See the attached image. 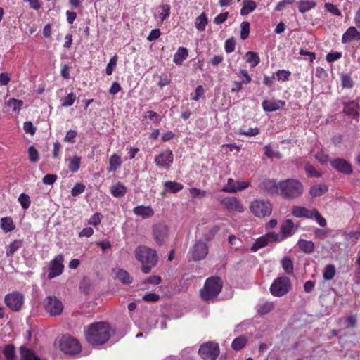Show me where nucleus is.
Wrapping results in <instances>:
<instances>
[{
  "label": "nucleus",
  "instance_id": "f257e3e1",
  "mask_svg": "<svg viewBox=\"0 0 360 360\" xmlns=\"http://www.w3.org/2000/svg\"><path fill=\"white\" fill-rule=\"evenodd\" d=\"M112 333H114V330L105 322L92 323L85 330L86 340L94 347L105 343Z\"/></svg>",
  "mask_w": 360,
  "mask_h": 360
},
{
  "label": "nucleus",
  "instance_id": "f03ea898",
  "mask_svg": "<svg viewBox=\"0 0 360 360\" xmlns=\"http://www.w3.org/2000/svg\"><path fill=\"white\" fill-rule=\"evenodd\" d=\"M135 257L141 263V270L144 274L149 273L158 262L157 252L146 246H139L135 250Z\"/></svg>",
  "mask_w": 360,
  "mask_h": 360
},
{
  "label": "nucleus",
  "instance_id": "7ed1b4c3",
  "mask_svg": "<svg viewBox=\"0 0 360 360\" xmlns=\"http://www.w3.org/2000/svg\"><path fill=\"white\" fill-rule=\"evenodd\" d=\"M304 192V186L299 180L288 179L280 181V195L285 198H299Z\"/></svg>",
  "mask_w": 360,
  "mask_h": 360
},
{
  "label": "nucleus",
  "instance_id": "20e7f679",
  "mask_svg": "<svg viewBox=\"0 0 360 360\" xmlns=\"http://www.w3.org/2000/svg\"><path fill=\"white\" fill-rule=\"evenodd\" d=\"M223 283L220 278L212 276L208 278L200 290V296L205 301L213 300L221 291Z\"/></svg>",
  "mask_w": 360,
  "mask_h": 360
},
{
  "label": "nucleus",
  "instance_id": "39448f33",
  "mask_svg": "<svg viewBox=\"0 0 360 360\" xmlns=\"http://www.w3.org/2000/svg\"><path fill=\"white\" fill-rule=\"evenodd\" d=\"M292 214L297 218L314 219L321 227H325L327 225L326 219L316 208L308 209L304 207L294 206L292 208Z\"/></svg>",
  "mask_w": 360,
  "mask_h": 360
},
{
  "label": "nucleus",
  "instance_id": "423d86ee",
  "mask_svg": "<svg viewBox=\"0 0 360 360\" xmlns=\"http://www.w3.org/2000/svg\"><path fill=\"white\" fill-rule=\"evenodd\" d=\"M292 289L290 278L285 276L277 277L270 285L269 290L274 297H281L287 295Z\"/></svg>",
  "mask_w": 360,
  "mask_h": 360
},
{
  "label": "nucleus",
  "instance_id": "0eeeda50",
  "mask_svg": "<svg viewBox=\"0 0 360 360\" xmlns=\"http://www.w3.org/2000/svg\"><path fill=\"white\" fill-rule=\"evenodd\" d=\"M250 210L259 218L269 216L272 212V205L269 200L255 199L250 204Z\"/></svg>",
  "mask_w": 360,
  "mask_h": 360
},
{
  "label": "nucleus",
  "instance_id": "6e6552de",
  "mask_svg": "<svg viewBox=\"0 0 360 360\" xmlns=\"http://www.w3.org/2000/svg\"><path fill=\"white\" fill-rule=\"evenodd\" d=\"M59 346L64 353L70 355L77 354L82 349L78 340L70 335L62 336L59 340Z\"/></svg>",
  "mask_w": 360,
  "mask_h": 360
},
{
  "label": "nucleus",
  "instance_id": "1a4fd4ad",
  "mask_svg": "<svg viewBox=\"0 0 360 360\" xmlns=\"http://www.w3.org/2000/svg\"><path fill=\"white\" fill-rule=\"evenodd\" d=\"M198 353L203 360H215L219 354V345L214 342H205L200 347Z\"/></svg>",
  "mask_w": 360,
  "mask_h": 360
},
{
  "label": "nucleus",
  "instance_id": "9d476101",
  "mask_svg": "<svg viewBox=\"0 0 360 360\" xmlns=\"http://www.w3.org/2000/svg\"><path fill=\"white\" fill-rule=\"evenodd\" d=\"M274 242H281V239L277 236V233L276 232H269L266 234L262 236L261 237L258 238L255 242L253 243L252 247L250 248V250L252 252H257L258 250L266 247L269 243H274Z\"/></svg>",
  "mask_w": 360,
  "mask_h": 360
},
{
  "label": "nucleus",
  "instance_id": "9b49d317",
  "mask_svg": "<svg viewBox=\"0 0 360 360\" xmlns=\"http://www.w3.org/2000/svg\"><path fill=\"white\" fill-rule=\"evenodd\" d=\"M209 252L207 245L202 240L196 243L190 248L189 254L194 261H200L205 259Z\"/></svg>",
  "mask_w": 360,
  "mask_h": 360
},
{
  "label": "nucleus",
  "instance_id": "f8f14e48",
  "mask_svg": "<svg viewBox=\"0 0 360 360\" xmlns=\"http://www.w3.org/2000/svg\"><path fill=\"white\" fill-rule=\"evenodd\" d=\"M174 155L171 150L167 149L155 155L154 162L161 169L168 170L173 163Z\"/></svg>",
  "mask_w": 360,
  "mask_h": 360
},
{
  "label": "nucleus",
  "instance_id": "ddd939ff",
  "mask_svg": "<svg viewBox=\"0 0 360 360\" xmlns=\"http://www.w3.org/2000/svg\"><path fill=\"white\" fill-rule=\"evenodd\" d=\"M45 309L51 316L60 314L63 311V304L55 296H49L45 300Z\"/></svg>",
  "mask_w": 360,
  "mask_h": 360
},
{
  "label": "nucleus",
  "instance_id": "4468645a",
  "mask_svg": "<svg viewBox=\"0 0 360 360\" xmlns=\"http://www.w3.org/2000/svg\"><path fill=\"white\" fill-rule=\"evenodd\" d=\"M5 302L11 309L17 311L24 303V297L19 292H13L5 297Z\"/></svg>",
  "mask_w": 360,
  "mask_h": 360
},
{
  "label": "nucleus",
  "instance_id": "2eb2a0df",
  "mask_svg": "<svg viewBox=\"0 0 360 360\" xmlns=\"http://www.w3.org/2000/svg\"><path fill=\"white\" fill-rule=\"evenodd\" d=\"M250 182L246 181H236L233 179H228L227 183L221 188V191L230 193L241 191L250 186Z\"/></svg>",
  "mask_w": 360,
  "mask_h": 360
},
{
  "label": "nucleus",
  "instance_id": "dca6fc26",
  "mask_svg": "<svg viewBox=\"0 0 360 360\" xmlns=\"http://www.w3.org/2000/svg\"><path fill=\"white\" fill-rule=\"evenodd\" d=\"M153 233L155 242L162 245L168 237L167 226L164 223L156 224L153 226Z\"/></svg>",
  "mask_w": 360,
  "mask_h": 360
},
{
  "label": "nucleus",
  "instance_id": "f3484780",
  "mask_svg": "<svg viewBox=\"0 0 360 360\" xmlns=\"http://www.w3.org/2000/svg\"><path fill=\"white\" fill-rule=\"evenodd\" d=\"M223 205L226 207V209L230 212H244V206L236 197H227L225 198L222 200Z\"/></svg>",
  "mask_w": 360,
  "mask_h": 360
},
{
  "label": "nucleus",
  "instance_id": "a211bd4d",
  "mask_svg": "<svg viewBox=\"0 0 360 360\" xmlns=\"http://www.w3.org/2000/svg\"><path fill=\"white\" fill-rule=\"evenodd\" d=\"M330 164L334 169L340 173L351 174L353 172L352 165L345 159L335 158L330 161Z\"/></svg>",
  "mask_w": 360,
  "mask_h": 360
},
{
  "label": "nucleus",
  "instance_id": "6ab92c4d",
  "mask_svg": "<svg viewBox=\"0 0 360 360\" xmlns=\"http://www.w3.org/2000/svg\"><path fill=\"white\" fill-rule=\"evenodd\" d=\"M63 257L61 255L56 256L51 262L49 278H53L60 275L63 271Z\"/></svg>",
  "mask_w": 360,
  "mask_h": 360
},
{
  "label": "nucleus",
  "instance_id": "aec40b11",
  "mask_svg": "<svg viewBox=\"0 0 360 360\" xmlns=\"http://www.w3.org/2000/svg\"><path fill=\"white\" fill-rule=\"evenodd\" d=\"M296 231V228L293 221L291 219H286L284 221L281 226V233H277V236L281 239V242L285 238L292 236Z\"/></svg>",
  "mask_w": 360,
  "mask_h": 360
},
{
  "label": "nucleus",
  "instance_id": "412c9836",
  "mask_svg": "<svg viewBox=\"0 0 360 360\" xmlns=\"http://www.w3.org/2000/svg\"><path fill=\"white\" fill-rule=\"evenodd\" d=\"M261 190L270 194H280V181L274 179H264L259 186Z\"/></svg>",
  "mask_w": 360,
  "mask_h": 360
},
{
  "label": "nucleus",
  "instance_id": "4be33fe9",
  "mask_svg": "<svg viewBox=\"0 0 360 360\" xmlns=\"http://www.w3.org/2000/svg\"><path fill=\"white\" fill-rule=\"evenodd\" d=\"M360 41V32L355 27H349L342 34V43L346 44L352 41Z\"/></svg>",
  "mask_w": 360,
  "mask_h": 360
},
{
  "label": "nucleus",
  "instance_id": "5701e85b",
  "mask_svg": "<svg viewBox=\"0 0 360 360\" xmlns=\"http://www.w3.org/2000/svg\"><path fill=\"white\" fill-rule=\"evenodd\" d=\"M133 213L143 219H148L153 216L154 211L150 206L139 205L133 209Z\"/></svg>",
  "mask_w": 360,
  "mask_h": 360
},
{
  "label": "nucleus",
  "instance_id": "b1692460",
  "mask_svg": "<svg viewBox=\"0 0 360 360\" xmlns=\"http://www.w3.org/2000/svg\"><path fill=\"white\" fill-rule=\"evenodd\" d=\"M285 105V102L281 100H264L262 102V107L266 112H274L282 108Z\"/></svg>",
  "mask_w": 360,
  "mask_h": 360
},
{
  "label": "nucleus",
  "instance_id": "393cba45",
  "mask_svg": "<svg viewBox=\"0 0 360 360\" xmlns=\"http://www.w3.org/2000/svg\"><path fill=\"white\" fill-rule=\"evenodd\" d=\"M219 228L217 226H207L205 228H198V232L201 231L202 236L207 241L211 240L214 237L216 233L219 231Z\"/></svg>",
  "mask_w": 360,
  "mask_h": 360
},
{
  "label": "nucleus",
  "instance_id": "a878e982",
  "mask_svg": "<svg viewBox=\"0 0 360 360\" xmlns=\"http://www.w3.org/2000/svg\"><path fill=\"white\" fill-rule=\"evenodd\" d=\"M188 57V50L185 47H179L174 55L173 62L177 65H181Z\"/></svg>",
  "mask_w": 360,
  "mask_h": 360
},
{
  "label": "nucleus",
  "instance_id": "bb28decb",
  "mask_svg": "<svg viewBox=\"0 0 360 360\" xmlns=\"http://www.w3.org/2000/svg\"><path fill=\"white\" fill-rule=\"evenodd\" d=\"M359 104L355 101H349L345 104L344 112L353 117H357L359 115Z\"/></svg>",
  "mask_w": 360,
  "mask_h": 360
},
{
  "label": "nucleus",
  "instance_id": "cd10ccee",
  "mask_svg": "<svg viewBox=\"0 0 360 360\" xmlns=\"http://www.w3.org/2000/svg\"><path fill=\"white\" fill-rule=\"evenodd\" d=\"M113 276L125 284H129L132 282V279L130 277L129 274L122 269H114Z\"/></svg>",
  "mask_w": 360,
  "mask_h": 360
},
{
  "label": "nucleus",
  "instance_id": "c85d7f7f",
  "mask_svg": "<svg viewBox=\"0 0 360 360\" xmlns=\"http://www.w3.org/2000/svg\"><path fill=\"white\" fill-rule=\"evenodd\" d=\"M328 191V186L324 184L314 185L309 190V194L313 198H316L324 195Z\"/></svg>",
  "mask_w": 360,
  "mask_h": 360
},
{
  "label": "nucleus",
  "instance_id": "c756f323",
  "mask_svg": "<svg viewBox=\"0 0 360 360\" xmlns=\"http://www.w3.org/2000/svg\"><path fill=\"white\" fill-rule=\"evenodd\" d=\"M20 360H41L30 348L22 346L20 348Z\"/></svg>",
  "mask_w": 360,
  "mask_h": 360
},
{
  "label": "nucleus",
  "instance_id": "7c9ffc66",
  "mask_svg": "<svg viewBox=\"0 0 360 360\" xmlns=\"http://www.w3.org/2000/svg\"><path fill=\"white\" fill-rule=\"evenodd\" d=\"M121 156L117 153H113L109 158L108 172H115L122 165Z\"/></svg>",
  "mask_w": 360,
  "mask_h": 360
},
{
  "label": "nucleus",
  "instance_id": "2f4dec72",
  "mask_svg": "<svg viewBox=\"0 0 360 360\" xmlns=\"http://www.w3.org/2000/svg\"><path fill=\"white\" fill-rule=\"evenodd\" d=\"M316 6V2L314 0H300L298 2V10L300 13H304Z\"/></svg>",
  "mask_w": 360,
  "mask_h": 360
},
{
  "label": "nucleus",
  "instance_id": "473e14b6",
  "mask_svg": "<svg viewBox=\"0 0 360 360\" xmlns=\"http://www.w3.org/2000/svg\"><path fill=\"white\" fill-rule=\"evenodd\" d=\"M257 8L256 3L252 0H243V6L240 9L242 15H247L254 11Z\"/></svg>",
  "mask_w": 360,
  "mask_h": 360
},
{
  "label": "nucleus",
  "instance_id": "72a5a7b5",
  "mask_svg": "<svg viewBox=\"0 0 360 360\" xmlns=\"http://www.w3.org/2000/svg\"><path fill=\"white\" fill-rule=\"evenodd\" d=\"M127 192V188L120 182H117L110 188L111 194L115 198L124 196Z\"/></svg>",
  "mask_w": 360,
  "mask_h": 360
},
{
  "label": "nucleus",
  "instance_id": "f704fd0d",
  "mask_svg": "<svg viewBox=\"0 0 360 360\" xmlns=\"http://www.w3.org/2000/svg\"><path fill=\"white\" fill-rule=\"evenodd\" d=\"M164 186L167 188V191L172 193H176L181 191L184 188L181 183L176 181H167L164 182Z\"/></svg>",
  "mask_w": 360,
  "mask_h": 360
},
{
  "label": "nucleus",
  "instance_id": "c9c22d12",
  "mask_svg": "<svg viewBox=\"0 0 360 360\" xmlns=\"http://www.w3.org/2000/svg\"><path fill=\"white\" fill-rule=\"evenodd\" d=\"M282 268L283 271L289 275H292L294 273V264L292 260L289 257H285L281 262Z\"/></svg>",
  "mask_w": 360,
  "mask_h": 360
},
{
  "label": "nucleus",
  "instance_id": "e433bc0d",
  "mask_svg": "<svg viewBox=\"0 0 360 360\" xmlns=\"http://www.w3.org/2000/svg\"><path fill=\"white\" fill-rule=\"evenodd\" d=\"M297 245L302 251L307 253H311L314 250V243L311 240L300 239Z\"/></svg>",
  "mask_w": 360,
  "mask_h": 360
},
{
  "label": "nucleus",
  "instance_id": "4c0bfd02",
  "mask_svg": "<svg viewBox=\"0 0 360 360\" xmlns=\"http://www.w3.org/2000/svg\"><path fill=\"white\" fill-rule=\"evenodd\" d=\"M0 226L1 228L6 233L12 231L15 229V225L12 219L8 217L1 219Z\"/></svg>",
  "mask_w": 360,
  "mask_h": 360
},
{
  "label": "nucleus",
  "instance_id": "58836bf2",
  "mask_svg": "<svg viewBox=\"0 0 360 360\" xmlns=\"http://www.w3.org/2000/svg\"><path fill=\"white\" fill-rule=\"evenodd\" d=\"M248 342V338L245 335H240L235 338L231 344V347L234 350H240L243 348Z\"/></svg>",
  "mask_w": 360,
  "mask_h": 360
},
{
  "label": "nucleus",
  "instance_id": "ea45409f",
  "mask_svg": "<svg viewBox=\"0 0 360 360\" xmlns=\"http://www.w3.org/2000/svg\"><path fill=\"white\" fill-rule=\"evenodd\" d=\"M22 241L21 240H15L11 243L6 250V256L12 257L22 246Z\"/></svg>",
  "mask_w": 360,
  "mask_h": 360
},
{
  "label": "nucleus",
  "instance_id": "a19ab883",
  "mask_svg": "<svg viewBox=\"0 0 360 360\" xmlns=\"http://www.w3.org/2000/svg\"><path fill=\"white\" fill-rule=\"evenodd\" d=\"M81 158L77 155H74L69 160L68 169L69 170L75 173L77 172L80 167Z\"/></svg>",
  "mask_w": 360,
  "mask_h": 360
},
{
  "label": "nucleus",
  "instance_id": "79ce46f5",
  "mask_svg": "<svg viewBox=\"0 0 360 360\" xmlns=\"http://www.w3.org/2000/svg\"><path fill=\"white\" fill-rule=\"evenodd\" d=\"M161 12L158 14L156 18L160 21L161 23L164 22L170 15V6L168 4H162L160 7Z\"/></svg>",
  "mask_w": 360,
  "mask_h": 360
},
{
  "label": "nucleus",
  "instance_id": "37998d69",
  "mask_svg": "<svg viewBox=\"0 0 360 360\" xmlns=\"http://www.w3.org/2000/svg\"><path fill=\"white\" fill-rule=\"evenodd\" d=\"M3 354L6 360H17L15 347L12 345H6L4 349Z\"/></svg>",
  "mask_w": 360,
  "mask_h": 360
},
{
  "label": "nucleus",
  "instance_id": "c03bdc74",
  "mask_svg": "<svg viewBox=\"0 0 360 360\" xmlns=\"http://www.w3.org/2000/svg\"><path fill=\"white\" fill-rule=\"evenodd\" d=\"M246 61L250 64L251 67L254 68L259 63L260 59L256 52L248 51L246 53Z\"/></svg>",
  "mask_w": 360,
  "mask_h": 360
},
{
  "label": "nucleus",
  "instance_id": "a18cd8bd",
  "mask_svg": "<svg viewBox=\"0 0 360 360\" xmlns=\"http://www.w3.org/2000/svg\"><path fill=\"white\" fill-rule=\"evenodd\" d=\"M6 105L10 108H12L13 111L19 112L23 105V102L22 100H18L15 98H10L6 102Z\"/></svg>",
  "mask_w": 360,
  "mask_h": 360
},
{
  "label": "nucleus",
  "instance_id": "49530a36",
  "mask_svg": "<svg viewBox=\"0 0 360 360\" xmlns=\"http://www.w3.org/2000/svg\"><path fill=\"white\" fill-rule=\"evenodd\" d=\"M207 24V18L206 15L202 13L198 17H197L195 20V27L199 31L205 30L206 25Z\"/></svg>",
  "mask_w": 360,
  "mask_h": 360
},
{
  "label": "nucleus",
  "instance_id": "de8ad7c7",
  "mask_svg": "<svg viewBox=\"0 0 360 360\" xmlns=\"http://www.w3.org/2000/svg\"><path fill=\"white\" fill-rule=\"evenodd\" d=\"M274 307V304L273 302H265L259 306L257 309V312L261 315H264L270 312Z\"/></svg>",
  "mask_w": 360,
  "mask_h": 360
},
{
  "label": "nucleus",
  "instance_id": "09e8293b",
  "mask_svg": "<svg viewBox=\"0 0 360 360\" xmlns=\"http://www.w3.org/2000/svg\"><path fill=\"white\" fill-rule=\"evenodd\" d=\"M290 75V71L283 69L274 73L273 77L276 76L278 81L286 82L289 80Z\"/></svg>",
  "mask_w": 360,
  "mask_h": 360
},
{
  "label": "nucleus",
  "instance_id": "8fccbe9b",
  "mask_svg": "<svg viewBox=\"0 0 360 360\" xmlns=\"http://www.w3.org/2000/svg\"><path fill=\"white\" fill-rule=\"evenodd\" d=\"M335 274V268L333 264L327 265L323 271V278L330 281L333 278Z\"/></svg>",
  "mask_w": 360,
  "mask_h": 360
},
{
  "label": "nucleus",
  "instance_id": "3c124183",
  "mask_svg": "<svg viewBox=\"0 0 360 360\" xmlns=\"http://www.w3.org/2000/svg\"><path fill=\"white\" fill-rule=\"evenodd\" d=\"M307 175L310 177H321V173L316 170L312 165L307 163L304 167Z\"/></svg>",
  "mask_w": 360,
  "mask_h": 360
},
{
  "label": "nucleus",
  "instance_id": "603ef678",
  "mask_svg": "<svg viewBox=\"0 0 360 360\" xmlns=\"http://www.w3.org/2000/svg\"><path fill=\"white\" fill-rule=\"evenodd\" d=\"M76 100V96L73 92L68 94V96L60 100L63 107L71 106Z\"/></svg>",
  "mask_w": 360,
  "mask_h": 360
},
{
  "label": "nucleus",
  "instance_id": "864d4df0",
  "mask_svg": "<svg viewBox=\"0 0 360 360\" xmlns=\"http://www.w3.org/2000/svg\"><path fill=\"white\" fill-rule=\"evenodd\" d=\"M18 201L23 210H27L30 206V198L26 193H21L18 198Z\"/></svg>",
  "mask_w": 360,
  "mask_h": 360
},
{
  "label": "nucleus",
  "instance_id": "5fc2aeb1",
  "mask_svg": "<svg viewBox=\"0 0 360 360\" xmlns=\"http://www.w3.org/2000/svg\"><path fill=\"white\" fill-rule=\"evenodd\" d=\"M341 84L343 88L351 89L353 87L354 82L350 75L342 74L341 75Z\"/></svg>",
  "mask_w": 360,
  "mask_h": 360
},
{
  "label": "nucleus",
  "instance_id": "6e6d98bb",
  "mask_svg": "<svg viewBox=\"0 0 360 360\" xmlns=\"http://www.w3.org/2000/svg\"><path fill=\"white\" fill-rule=\"evenodd\" d=\"M28 155L31 162H37L39 160V152L33 146L28 148Z\"/></svg>",
  "mask_w": 360,
  "mask_h": 360
},
{
  "label": "nucleus",
  "instance_id": "4d7b16f0",
  "mask_svg": "<svg viewBox=\"0 0 360 360\" xmlns=\"http://www.w3.org/2000/svg\"><path fill=\"white\" fill-rule=\"evenodd\" d=\"M314 157L316 160H317L321 165H326L328 162H330L329 156L327 153H326L324 151L321 150L320 151H318L315 155Z\"/></svg>",
  "mask_w": 360,
  "mask_h": 360
},
{
  "label": "nucleus",
  "instance_id": "13d9d810",
  "mask_svg": "<svg viewBox=\"0 0 360 360\" xmlns=\"http://www.w3.org/2000/svg\"><path fill=\"white\" fill-rule=\"evenodd\" d=\"M250 34V23L244 21L240 24V38L243 40L246 39Z\"/></svg>",
  "mask_w": 360,
  "mask_h": 360
},
{
  "label": "nucleus",
  "instance_id": "bf43d9fd",
  "mask_svg": "<svg viewBox=\"0 0 360 360\" xmlns=\"http://www.w3.org/2000/svg\"><path fill=\"white\" fill-rule=\"evenodd\" d=\"M117 56H114L113 57H112L110 58L109 63H108V65L106 66V69H105V72L108 75H112L113 70L117 65Z\"/></svg>",
  "mask_w": 360,
  "mask_h": 360
},
{
  "label": "nucleus",
  "instance_id": "052dcab7",
  "mask_svg": "<svg viewBox=\"0 0 360 360\" xmlns=\"http://www.w3.org/2000/svg\"><path fill=\"white\" fill-rule=\"evenodd\" d=\"M85 190V186L81 183H77L72 188L71 194L72 196L76 197L82 194Z\"/></svg>",
  "mask_w": 360,
  "mask_h": 360
},
{
  "label": "nucleus",
  "instance_id": "680f3d73",
  "mask_svg": "<svg viewBox=\"0 0 360 360\" xmlns=\"http://www.w3.org/2000/svg\"><path fill=\"white\" fill-rule=\"evenodd\" d=\"M189 193L193 198H202L206 195V191L197 188H192L189 190Z\"/></svg>",
  "mask_w": 360,
  "mask_h": 360
},
{
  "label": "nucleus",
  "instance_id": "e2e57ef3",
  "mask_svg": "<svg viewBox=\"0 0 360 360\" xmlns=\"http://www.w3.org/2000/svg\"><path fill=\"white\" fill-rule=\"evenodd\" d=\"M325 8L332 14L340 16L341 15V11L338 9L337 6L331 4V3H326L324 5Z\"/></svg>",
  "mask_w": 360,
  "mask_h": 360
},
{
  "label": "nucleus",
  "instance_id": "0e129e2a",
  "mask_svg": "<svg viewBox=\"0 0 360 360\" xmlns=\"http://www.w3.org/2000/svg\"><path fill=\"white\" fill-rule=\"evenodd\" d=\"M229 243L236 250L239 249L242 245V241L233 235L229 237Z\"/></svg>",
  "mask_w": 360,
  "mask_h": 360
},
{
  "label": "nucleus",
  "instance_id": "69168bd1",
  "mask_svg": "<svg viewBox=\"0 0 360 360\" xmlns=\"http://www.w3.org/2000/svg\"><path fill=\"white\" fill-rule=\"evenodd\" d=\"M236 41L233 38H230L226 40L224 44V49L226 53H230L235 50Z\"/></svg>",
  "mask_w": 360,
  "mask_h": 360
},
{
  "label": "nucleus",
  "instance_id": "338daca9",
  "mask_svg": "<svg viewBox=\"0 0 360 360\" xmlns=\"http://www.w3.org/2000/svg\"><path fill=\"white\" fill-rule=\"evenodd\" d=\"M101 219H102L101 214H100V213H95V214H94L90 217V219H89L88 223L90 225H92L94 226H98L101 223Z\"/></svg>",
  "mask_w": 360,
  "mask_h": 360
},
{
  "label": "nucleus",
  "instance_id": "774afa93",
  "mask_svg": "<svg viewBox=\"0 0 360 360\" xmlns=\"http://www.w3.org/2000/svg\"><path fill=\"white\" fill-rule=\"evenodd\" d=\"M161 35L160 30L158 28L153 29L150 31V34L147 37V40L149 41H153L158 39Z\"/></svg>",
  "mask_w": 360,
  "mask_h": 360
}]
</instances>
